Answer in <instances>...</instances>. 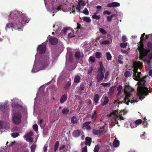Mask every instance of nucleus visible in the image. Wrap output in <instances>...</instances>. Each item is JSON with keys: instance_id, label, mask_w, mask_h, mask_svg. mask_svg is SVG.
<instances>
[{"instance_id": "nucleus-1", "label": "nucleus", "mask_w": 152, "mask_h": 152, "mask_svg": "<svg viewBox=\"0 0 152 152\" xmlns=\"http://www.w3.org/2000/svg\"><path fill=\"white\" fill-rule=\"evenodd\" d=\"M137 75L136 74V76H133L134 77L135 80L138 81L139 80L138 83L139 86L137 89V95L140 97V99L143 95L147 96L148 94L150 91L148 90V88L146 87L145 83L146 81L145 79L146 78V76H144L141 78L140 75L141 73L140 72H138Z\"/></svg>"}, {"instance_id": "nucleus-2", "label": "nucleus", "mask_w": 152, "mask_h": 152, "mask_svg": "<svg viewBox=\"0 0 152 152\" xmlns=\"http://www.w3.org/2000/svg\"><path fill=\"white\" fill-rule=\"evenodd\" d=\"M13 17L14 25L19 28L22 26L23 24L28 23L29 20V18L25 16L21 12L14 10L11 12L9 19L10 17Z\"/></svg>"}, {"instance_id": "nucleus-3", "label": "nucleus", "mask_w": 152, "mask_h": 152, "mask_svg": "<svg viewBox=\"0 0 152 152\" xmlns=\"http://www.w3.org/2000/svg\"><path fill=\"white\" fill-rule=\"evenodd\" d=\"M145 33H143L141 36L140 39V41L137 43L138 47L137 50L139 53V59L140 60L144 61V59L146 58L147 55L149 52L148 50L144 48V45L143 43V41L145 40V36H146Z\"/></svg>"}, {"instance_id": "nucleus-4", "label": "nucleus", "mask_w": 152, "mask_h": 152, "mask_svg": "<svg viewBox=\"0 0 152 152\" xmlns=\"http://www.w3.org/2000/svg\"><path fill=\"white\" fill-rule=\"evenodd\" d=\"M134 91L133 88L130 87L129 86H126V87L124 89V92L125 93V96L124 98V103L126 104L127 105H129V103L130 102L131 103H134L135 101H130L129 99V98L130 96V92H132Z\"/></svg>"}, {"instance_id": "nucleus-5", "label": "nucleus", "mask_w": 152, "mask_h": 152, "mask_svg": "<svg viewBox=\"0 0 152 152\" xmlns=\"http://www.w3.org/2000/svg\"><path fill=\"white\" fill-rule=\"evenodd\" d=\"M12 121L16 125H18L21 121V115L20 113H16L12 115Z\"/></svg>"}, {"instance_id": "nucleus-6", "label": "nucleus", "mask_w": 152, "mask_h": 152, "mask_svg": "<svg viewBox=\"0 0 152 152\" xmlns=\"http://www.w3.org/2000/svg\"><path fill=\"white\" fill-rule=\"evenodd\" d=\"M142 64L140 61H135L133 63V68L134 69L133 71L134 73L133 76H136V74L138 72L137 70L138 69L142 68Z\"/></svg>"}, {"instance_id": "nucleus-7", "label": "nucleus", "mask_w": 152, "mask_h": 152, "mask_svg": "<svg viewBox=\"0 0 152 152\" xmlns=\"http://www.w3.org/2000/svg\"><path fill=\"white\" fill-rule=\"evenodd\" d=\"M121 115L122 114L120 113L119 115H118V111L117 110H115L110 113L109 115V116L112 117L113 116V117L115 118H116L118 117H119L120 119L123 120L124 119V118Z\"/></svg>"}, {"instance_id": "nucleus-8", "label": "nucleus", "mask_w": 152, "mask_h": 152, "mask_svg": "<svg viewBox=\"0 0 152 152\" xmlns=\"http://www.w3.org/2000/svg\"><path fill=\"white\" fill-rule=\"evenodd\" d=\"M49 57L48 55H46L45 56L41 62V65L43 67L47 66L49 64Z\"/></svg>"}, {"instance_id": "nucleus-9", "label": "nucleus", "mask_w": 152, "mask_h": 152, "mask_svg": "<svg viewBox=\"0 0 152 152\" xmlns=\"http://www.w3.org/2000/svg\"><path fill=\"white\" fill-rule=\"evenodd\" d=\"M46 49V45L42 44L39 46L38 48H37V51L39 52L40 54H42L45 52Z\"/></svg>"}, {"instance_id": "nucleus-10", "label": "nucleus", "mask_w": 152, "mask_h": 152, "mask_svg": "<svg viewBox=\"0 0 152 152\" xmlns=\"http://www.w3.org/2000/svg\"><path fill=\"white\" fill-rule=\"evenodd\" d=\"M104 131V129L103 127L100 128L99 130L94 129L93 130L92 132L94 134L96 135H100Z\"/></svg>"}, {"instance_id": "nucleus-11", "label": "nucleus", "mask_w": 152, "mask_h": 152, "mask_svg": "<svg viewBox=\"0 0 152 152\" xmlns=\"http://www.w3.org/2000/svg\"><path fill=\"white\" fill-rule=\"evenodd\" d=\"M96 78L98 82L101 81L104 78V73L98 72Z\"/></svg>"}, {"instance_id": "nucleus-12", "label": "nucleus", "mask_w": 152, "mask_h": 152, "mask_svg": "<svg viewBox=\"0 0 152 152\" xmlns=\"http://www.w3.org/2000/svg\"><path fill=\"white\" fill-rule=\"evenodd\" d=\"M82 132H82L80 130L77 129L75 130L72 133V136L74 137H78L80 136L81 134H82Z\"/></svg>"}, {"instance_id": "nucleus-13", "label": "nucleus", "mask_w": 152, "mask_h": 152, "mask_svg": "<svg viewBox=\"0 0 152 152\" xmlns=\"http://www.w3.org/2000/svg\"><path fill=\"white\" fill-rule=\"evenodd\" d=\"M49 42L52 45H55L58 42V39L56 37H52L49 40Z\"/></svg>"}, {"instance_id": "nucleus-14", "label": "nucleus", "mask_w": 152, "mask_h": 152, "mask_svg": "<svg viewBox=\"0 0 152 152\" xmlns=\"http://www.w3.org/2000/svg\"><path fill=\"white\" fill-rule=\"evenodd\" d=\"M0 109L4 112H8L9 110V108L6 104L2 105L0 104Z\"/></svg>"}, {"instance_id": "nucleus-15", "label": "nucleus", "mask_w": 152, "mask_h": 152, "mask_svg": "<svg viewBox=\"0 0 152 152\" xmlns=\"http://www.w3.org/2000/svg\"><path fill=\"white\" fill-rule=\"evenodd\" d=\"M120 4L118 3L114 2L111 3H108L107 4V7H117L120 6Z\"/></svg>"}, {"instance_id": "nucleus-16", "label": "nucleus", "mask_w": 152, "mask_h": 152, "mask_svg": "<svg viewBox=\"0 0 152 152\" xmlns=\"http://www.w3.org/2000/svg\"><path fill=\"white\" fill-rule=\"evenodd\" d=\"M67 98V95L66 94H64L60 98V103L61 104L64 103L66 102Z\"/></svg>"}, {"instance_id": "nucleus-17", "label": "nucleus", "mask_w": 152, "mask_h": 152, "mask_svg": "<svg viewBox=\"0 0 152 152\" xmlns=\"http://www.w3.org/2000/svg\"><path fill=\"white\" fill-rule=\"evenodd\" d=\"M85 144L86 145L90 146L91 143L92 139L88 137H86L85 138Z\"/></svg>"}, {"instance_id": "nucleus-18", "label": "nucleus", "mask_w": 152, "mask_h": 152, "mask_svg": "<svg viewBox=\"0 0 152 152\" xmlns=\"http://www.w3.org/2000/svg\"><path fill=\"white\" fill-rule=\"evenodd\" d=\"M109 102V100L107 96H105L104 97V100L103 102L101 103V104L102 106L106 105Z\"/></svg>"}, {"instance_id": "nucleus-19", "label": "nucleus", "mask_w": 152, "mask_h": 152, "mask_svg": "<svg viewBox=\"0 0 152 152\" xmlns=\"http://www.w3.org/2000/svg\"><path fill=\"white\" fill-rule=\"evenodd\" d=\"M99 65L100 66V68L98 69V72H103V71L104 69V71H105V68H104V66L102 64V62H100L99 63Z\"/></svg>"}, {"instance_id": "nucleus-20", "label": "nucleus", "mask_w": 152, "mask_h": 152, "mask_svg": "<svg viewBox=\"0 0 152 152\" xmlns=\"http://www.w3.org/2000/svg\"><path fill=\"white\" fill-rule=\"evenodd\" d=\"M80 77L78 75H76L74 79V82L75 83H78L80 82Z\"/></svg>"}, {"instance_id": "nucleus-21", "label": "nucleus", "mask_w": 152, "mask_h": 152, "mask_svg": "<svg viewBox=\"0 0 152 152\" xmlns=\"http://www.w3.org/2000/svg\"><path fill=\"white\" fill-rule=\"evenodd\" d=\"M93 114L91 116V118L94 121H95L97 118V115L96 113V110H94L93 111Z\"/></svg>"}, {"instance_id": "nucleus-22", "label": "nucleus", "mask_w": 152, "mask_h": 152, "mask_svg": "<svg viewBox=\"0 0 152 152\" xmlns=\"http://www.w3.org/2000/svg\"><path fill=\"white\" fill-rule=\"evenodd\" d=\"M59 144V142L58 141H56L54 145V152H56L58 150Z\"/></svg>"}, {"instance_id": "nucleus-23", "label": "nucleus", "mask_w": 152, "mask_h": 152, "mask_svg": "<svg viewBox=\"0 0 152 152\" xmlns=\"http://www.w3.org/2000/svg\"><path fill=\"white\" fill-rule=\"evenodd\" d=\"M54 1H52V10H54L55 11V10H56V11H57L58 10H61V6H59V7H53V5L54 4Z\"/></svg>"}, {"instance_id": "nucleus-24", "label": "nucleus", "mask_w": 152, "mask_h": 152, "mask_svg": "<svg viewBox=\"0 0 152 152\" xmlns=\"http://www.w3.org/2000/svg\"><path fill=\"white\" fill-rule=\"evenodd\" d=\"M71 82L70 81H68L66 83L65 86H64V88L66 90H67L69 89L71 86Z\"/></svg>"}, {"instance_id": "nucleus-25", "label": "nucleus", "mask_w": 152, "mask_h": 152, "mask_svg": "<svg viewBox=\"0 0 152 152\" xmlns=\"http://www.w3.org/2000/svg\"><path fill=\"white\" fill-rule=\"evenodd\" d=\"M116 15L115 14H113L109 16H107V20L108 21L110 22H111L112 20V18L113 17H116Z\"/></svg>"}, {"instance_id": "nucleus-26", "label": "nucleus", "mask_w": 152, "mask_h": 152, "mask_svg": "<svg viewBox=\"0 0 152 152\" xmlns=\"http://www.w3.org/2000/svg\"><path fill=\"white\" fill-rule=\"evenodd\" d=\"M94 99L95 102L97 104L99 99V97L98 94H96L95 95Z\"/></svg>"}, {"instance_id": "nucleus-27", "label": "nucleus", "mask_w": 152, "mask_h": 152, "mask_svg": "<svg viewBox=\"0 0 152 152\" xmlns=\"http://www.w3.org/2000/svg\"><path fill=\"white\" fill-rule=\"evenodd\" d=\"M115 88V86H112L110 88L109 94H112L113 93Z\"/></svg>"}, {"instance_id": "nucleus-28", "label": "nucleus", "mask_w": 152, "mask_h": 152, "mask_svg": "<svg viewBox=\"0 0 152 152\" xmlns=\"http://www.w3.org/2000/svg\"><path fill=\"white\" fill-rule=\"evenodd\" d=\"M75 56L76 59H79L81 56L80 53L79 51L76 52L75 53Z\"/></svg>"}, {"instance_id": "nucleus-29", "label": "nucleus", "mask_w": 152, "mask_h": 152, "mask_svg": "<svg viewBox=\"0 0 152 152\" xmlns=\"http://www.w3.org/2000/svg\"><path fill=\"white\" fill-rule=\"evenodd\" d=\"M13 23H7L5 29L6 30H7V29L9 28H10L12 27L13 26Z\"/></svg>"}, {"instance_id": "nucleus-30", "label": "nucleus", "mask_w": 152, "mask_h": 152, "mask_svg": "<svg viewBox=\"0 0 152 152\" xmlns=\"http://www.w3.org/2000/svg\"><path fill=\"white\" fill-rule=\"evenodd\" d=\"M69 112V110L68 108H64L62 109V113L65 115H67Z\"/></svg>"}, {"instance_id": "nucleus-31", "label": "nucleus", "mask_w": 152, "mask_h": 152, "mask_svg": "<svg viewBox=\"0 0 152 152\" xmlns=\"http://www.w3.org/2000/svg\"><path fill=\"white\" fill-rule=\"evenodd\" d=\"M83 20L87 23H89L91 21L90 18L89 17H83Z\"/></svg>"}, {"instance_id": "nucleus-32", "label": "nucleus", "mask_w": 152, "mask_h": 152, "mask_svg": "<svg viewBox=\"0 0 152 152\" xmlns=\"http://www.w3.org/2000/svg\"><path fill=\"white\" fill-rule=\"evenodd\" d=\"M145 39H148L149 41L152 42V34L146 35Z\"/></svg>"}, {"instance_id": "nucleus-33", "label": "nucleus", "mask_w": 152, "mask_h": 152, "mask_svg": "<svg viewBox=\"0 0 152 152\" xmlns=\"http://www.w3.org/2000/svg\"><path fill=\"white\" fill-rule=\"evenodd\" d=\"M94 67L90 66L88 70L87 74L90 75L92 73L93 69Z\"/></svg>"}, {"instance_id": "nucleus-34", "label": "nucleus", "mask_w": 152, "mask_h": 152, "mask_svg": "<svg viewBox=\"0 0 152 152\" xmlns=\"http://www.w3.org/2000/svg\"><path fill=\"white\" fill-rule=\"evenodd\" d=\"M36 145L35 144H33L31 146V152H35L36 148Z\"/></svg>"}, {"instance_id": "nucleus-35", "label": "nucleus", "mask_w": 152, "mask_h": 152, "mask_svg": "<svg viewBox=\"0 0 152 152\" xmlns=\"http://www.w3.org/2000/svg\"><path fill=\"white\" fill-rule=\"evenodd\" d=\"M71 122L73 124L77 123V120L76 118L74 116L72 117L71 118Z\"/></svg>"}, {"instance_id": "nucleus-36", "label": "nucleus", "mask_w": 152, "mask_h": 152, "mask_svg": "<svg viewBox=\"0 0 152 152\" xmlns=\"http://www.w3.org/2000/svg\"><path fill=\"white\" fill-rule=\"evenodd\" d=\"M119 141L118 140H115L113 142V145L115 147H117L119 145Z\"/></svg>"}, {"instance_id": "nucleus-37", "label": "nucleus", "mask_w": 152, "mask_h": 152, "mask_svg": "<svg viewBox=\"0 0 152 152\" xmlns=\"http://www.w3.org/2000/svg\"><path fill=\"white\" fill-rule=\"evenodd\" d=\"M95 61V57L93 56H91L88 60V61L89 62H91V63H94Z\"/></svg>"}, {"instance_id": "nucleus-38", "label": "nucleus", "mask_w": 152, "mask_h": 152, "mask_svg": "<svg viewBox=\"0 0 152 152\" xmlns=\"http://www.w3.org/2000/svg\"><path fill=\"white\" fill-rule=\"evenodd\" d=\"M132 74H130L129 71H126L124 74V76L126 77H128L131 76Z\"/></svg>"}, {"instance_id": "nucleus-39", "label": "nucleus", "mask_w": 152, "mask_h": 152, "mask_svg": "<svg viewBox=\"0 0 152 152\" xmlns=\"http://www.w3.org/2000/svg\"><path fill=\"white\" fill-rule=\"evenodd\" d=\"M99 144H97L95 146L94 148V152H98L99 150Z\"/></svg>"}, {"instance_id": "nucleus-40", "label": "nucleus", "mask_w": 152, "mask_h": 152, "mask_svg": "<svg viewBox=\"0 0 152 152\" xmlns=\"http://www.w3.org/2000/svg\"><path fill=\"white\" fill-rule=\"evenodd\" d=\"M106 55L107 56V60H110L111 59L112 56L110 53L109 52H107L106 53Z\"/></svg>"}, {"instance_id": "nucleus-41", "label": "nucleus", "mask_w": 152, "mask_h": 152, "mask_svg": "<svg viewBox=\"0 0 152 152\" xmlns=\"http://www.w3.org/2000/svg\"><path fill=\"white\" fill-rule=\"evenodd\" d=\"M101 56H102V54L100 52H96L95 56H96V57L97 58H100L101 57Z\"/></svg>"}, {"instance_id": "nucleus-42", "label": "nucleus", "mask_w": 152, "mask_h": 152, "mask_svg": "<svg viewBox=\"0 0 152 152\" xmlns=\"http://www.w3.org/2000/svg\"><path fill=\"white\" fill-rule=\"evenodd\" d=\"M27 138L26 139V140L27 141L29 142H32L33 141V139L32 137H27Z\"/></svg>"}, {"instance_id": "nucleus-43", "label": "nucleus", "mask_w": 152, "mask_h": 152, "mask_svg": "<svg viewBox=\"0 0 152 152\" xmlns=\"http://www.w3.org/2000/svg\"><path fill=\"white\" fill-rule=\"evenodd\" d=\"M100 85H102L104 87H108L110 86V83H101Z\"/></svg>"}, {"instance_id": "nucleus-44", "label": "nucleus", "mask_w": 152, "mask_h": 152, "mask_svg": "<svg viewBox=\"0 0 152 152\" xmlns=\"http://www.w3.org/2000/svg\"><path fill=\"white\" fill-rule=\"evenodd\" d=\"M92 18L95 19L99 20L100 19L101 17L99 15H93L92 16Z\"/></svg>"}, {"instance_id": "nucleus-45", "label": "nucleus", "mask_w": 152, "mask_h": 152, "mask_svg": "<svg viewBox=\"0 0 152 152\" xmlns=\"http://www.w3.org/2000/svg\"><path fill=\"white\" fill-rule=\"evenodd\" d=\"M99 31L103 34H107V32L103 28H99Z\"/></svg>"}, {"instance_id": "nucleus-46", "label": "nucleus", "mask_w": 152, "mask_h": 152, "mask_svg": "<svg viewBox=\"0 0 152 152\" xmlns=\"http://www.w3.org/2000/svg\"><path fill=\"white\" fill-rule=\"evenodd\" d=\"M33 134V132L31 131L29 132H28L27 134L25 135V137H31V136H32Z\"/></svg>"}, {"instance_id": "nucleus-47", "label": "nucleus", "mask_w": 152, "mask_h": 152, "mask_svg": "<svg viewBox=\"0 0 152 152\" xmlns=\"http://www.w3.org/2000/svg\"><path fill=\"white\" fill-rule=\"evenodd\" d=\"M82 12L86 15H89L88 11L86 8H85V9L83 10Z\"/></svg>"}, {"instance_id": "nucleus-48", "label": "nucleus", "mask_w": 152, "mask_h": 152, "mask_svg": "<svg viewBox=\"0 0 152 152\" xmlns=\"http://www.w3.org/2000/svg\"><path fill=\"white\" fill-rule=\"evenodd\" d=\"M147 46L148 48L152 49V42L149 41L147 43Z\"/></svg>"}, {"instance_id": "nucleus-49", "label": "nucleus", "mask_w": 152, "mask_h": 152, "mask_svg": "<svg viewBox=\"0 0 152 152\" xmlns=\"http://www.w3.org/2000/svg\"><path fill=\"white\" fill-rule=\"evenodd\" d=\"M144 119L145 120L144 121L142 122V125L143 127H146L147 126L148 123H147V121H145V120H146L145 118V117Z\"/></svg>"}, {"instance_id": "nucleus-50", "label": "nucleus", "mask_w": 152, "mask_h": 152, "mask_svg": "<svg viewBox=\"0 0 152 152\" xmlns=\"http://www.w3.org/2000/svg\"><path fill=\"white\" fill-rule=\"evenodd\" d=\"M19 135V133L18 132H13L11 134V136L13 138L17 137Z\"/></svg>"}, {"instance_id": "nucleus-51", "label": "nucleus", "mask_w": 152, "mask_h": 152, "mask_svg": "<svg viewBox=\"0 0 152 152\" xmlns=\"http://www.w3.org/2000/svg\"><path fill=\"white\" fill-rule=\"evenodd\" d=\"M142 122V120L139 119L136 120L135 121V124L136 125H138L141 124Z\"/></svg>"}, {"instance_id": "nucleus-52", "label": "nucleus", "mask_w": 152, "mask_h": 152, "mask_svg": "<svg viewBox=\"0 0 152 152\" xmlns=\"http://www.w3.org/2000/svg\"><path fill=\"white\" fill-rule=\"evenodd\" d=\"M127 45V43H121L120 44V46L122 48H125L126 47Z\"/></svg>"}, {"instance_id": "nucleus-53", "label": "nucleus", "mask_w": 152, "mask_h": 152, "mask_svg": "<svg viewBox=\"0 0 152 152\" xmlns=\"http://www.w3.org/2000/svg\"><path fill=\"white\" fill-rule=\"evenodd\" d=\"M91 121H86L84 123L83 125V127H86L91 123Z\"/></svg>"}, {"instance_id": "nucleus-54", "label": "nucleus", "mask_w": 152, "mask_h": 152, "mask_svg": "<svg viewBox=\"0 0 152 152\" xmlns=\"http://www.w3.org/2000/svg\"><path fill=\"white\" fill-rule=\"evenodd\" d=\"M78 4H80V6L81 5L82 6H85L86 5V2L84 1H79Z\"/></svg>"}, {"instance_id": "nucleus-55", "label": "nucleus", "mask_w": 152, "mask_h": 152, "mask_svg": "<svg viewBox=\"0 0 152 152\" xmlns=\"http://www.w3.org/2000/svg\"><path fill=\"white\" fill-rule=\"evenodd\" d=\"M148 59L149 60V61H148V64L150 63V61L152 59V52L150 54H149L148 56Z\"/></svg>"}, {"instance_id": "nucleus-56", "label": "nucleus", "mask_w": 152, "mask_h": 152, "mask_svg": "<svg viewBox=\"0 0 152 152\" xmlns=\"http://www.w3.org/2000/svg\"><path fill=\"white\" fill-rule=\"evenodd\" d=\"M110 41L109 40H106L104 41L101 43V44L102 45H106L108 44H110Z\"/></svg>"}, {"instance_id": "nucleus-57", "label": "nucleus", "mask_w": 152, "mask_h": 152, "mask_svg": "<svg viewBox=\"0 0 152 152\" xmlns=\"http://www.w3.org/2000/svg\"><path fill=\"white\" fill-rule=\"evenodd\" d=\"M103 14L104 15H109L111 14V12L107 10H105L103 12Z\"/></svg>"}, {"instance_id": "nucleus-58", "label": "nucleus", "mask_w": 152, "mask_h": 152, "mask_svg": "<svg viewBox=\"0 0 152 152\" xmlns=\"http://www.w3.org/2000/svg\"><path fill=\"white\" fill-rule=\"evenodd\" d=\"M68 30H69V29L67 28H64L63 30L62 31V32L64 34V35H65L66 33V32H67V31Z\"/></svg>"}, {"instance_id": "nucleus-59", "label": "nucleus", "mask_w": 152, "mask_h": 152, "mask_svg": "<svg viewBox=\"0 0 152 152\" xmlns=\"http://www.w3.org/2000/svg\"><path fill=\"white\" fill-rule=\"evenodd\" d=\"M33 128L35 131H37L38 130V126L36 124L33 126Z\"/></svg>"}, {"instance_id": "nucleus-60", "label": "nucleus", "mask_w": 152, "mask_h": 152, "mask_svg": "<svg viewBox=\"0 0 152 152\" xmlns=\"http://www.w3.org/2000/svg\"><path fill=\"white\" fill-rule=\"evenodd\" d=\"M85 88V87L83 85H81L80 86L79 89L81 91H84Z\"/></svg>"}, {"instance_id": "nucleus-61", "label": "nucleus", "mask_w": 152, "mask_h": 152, "mask_svg": "<svg viewBox=\"0 0 152 152\" xmlns=\"http://www.w3.org/2000/svg\"><path fill=\"white\" fill-rule=\"evenodd\" d=\"M68 37L69 38H72L74 37V34L73 32H71L68 35Z\"/></svg>"}, {"instance_id": "nucleus-62", "label": "nucleus", "mask_w": 152, "mask_h": 152, "mask_svg": "<svg viewBox=\"0 0 152 152\" xmlns=\"http://www.w3.org/2000/svg\"><path fill=\"white\" fill-rule=\"evenodd\" d=\"M82 152H87V148L86 146H85L82 149Z\"/></svg>"}, {"instance_id": "nucleus-63", "label": "nucleus", "mask_w": 152, "mask_h": 152, "mask_svg": "<svg viewBox=\"0 0 152 152\" xmlns=\"http://www.w3.org/2000/svg\"><path fill=\"white\" fill-rule=\"evenodd\" d=\"M127 41V39L126 37L125 36H122V41L123 42H124Z\"/></svg>"}, {"instance_id": "nucleus-64", "label": "nucleus", "mask_w": 152, "mask_h": 152, "mask_svg": "<svg viewBox=\"0 0 152 152\" xmlns=\"http://www.w3.org/2000/svg\"><path fill=\"white\" fill-rule=\"evenodd\" d=\"M66 147L65 145H62L61 146H60L59 149V151H60L62 149H64Z\"/></svg>"}]
</instances>
